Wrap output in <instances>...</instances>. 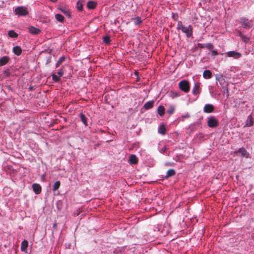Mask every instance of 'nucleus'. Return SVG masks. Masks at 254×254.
Listing matches in <instances>:
<instances>
[{
  "label": "nucleus",
  "instance_id": "1",
  "mask_svg": "<svg viewBox=\"0 0 254 254\" xmlns=\"http://www.w3.org/2000/svg\"><path fill=\"white\" fill-rule=\"evenodd\" d=\"M177 29L178 30H181L188 38H190L192 35L193 29L192 26L190 25L188 26H185L183 25L181 21L178 22Z\"/></svg>",
  "mask_w": 254,
  "mask_h": 254
},
{
  "label": "nucleus",
  "instance_id": "2",
  "mask_svg": "<svg viewBox=\"0 0 254 254\" xmlns=\"http://www.w3.org/2000/svg\"><path fill=\"white\" fill-rule=\"evenodd\" d=\"M238 22L243 28L246 29H249L251 28L253 26L252 20H249L248 18L245 17H241L238 20Z\"/></svg>",
  "mask_w": 254,
  "mask_h": 254
},
{
  "label": "nucleus",
  "instance_id": "3",
  "mask_svg": "<svg viewBox=\"0 0 254 254\" xmlns=\"http://www.w3.org/2000/svg\"><path fill=\"white\" fill-rule=\"evenodd\" d=\"M179 88L185 93H188L190 90V83L188 80H183L179 83Z\"/></svg>",
  "mask_w": 254,
  "mask_h": 254
},
{
  "label": "nucleus",
  "instance_id": "4",
  "mask_svg": "<svg viewBox=\"0 0 254 254\" xmlns=\"http://www.w3.org/2000/svg\"><path fill=\"white\" fill-rule=\"evenodd\" d=\"M14 13L18 16H26L28 14L27 8L24 6H18L15 9Z\"/></svg>",
  "mask_w": 254,
  "mask_h": 254
},
{
  "label": "nucleus",
  "instance_id": "5",
  "mask_svg": "<svg viewBox=\"0 0 254 254\" xmlns=\"http://www.w3.org/2000/svg\"><path fill=\"white\" fill-rule=\"evenodd\" d=\"M218 120L215 117L210 116L208 118L207 126L209 127H215L218 126Z\"/></svg>",
  "mask_w": 254,
  "mask_h": 254
},
{
  "label": "nucleus",
  "instance_id": "6",
  "mask_svg": "<svg viewBox=\"0 0 254 254\" xmlns=\"http://www.w3.org/2000/svg\"><path fill=\"white\" fill-rule=\"evenodd\" d=\"M64 71L62 69H60L57 73H54L52 75L53 80L55 82H59L60 80L61 77L63 76Z\"/></svg>",
  "mask_w": 254,
  "mask_h": 254
},
{
  "label": "nucleus",
  "instance_id": "7",
  "mask_svg": "<svg viewBox=\"0 0 254 254\" xmlns=\"http://www.w3.org/2000/svg\"><path fill=\"white\" fill-rule=\"evenodd\" d=\"M214 107L213 105L207 104H206L203 108V112L206 113H210L214 112Z\"/></svg>",
  "mask_w": 254,
  "mask_h": 254
},
{
  "label": "nucleus",
  "instance_id": "8",
  "mask_svg": "<svg viewBox=\"0 0 254 254\" xmlns=\"http://www.w3.org/2000/svg\"><path fill=\"white\" fill-rule=\"evenodd\" d=\"M200 92V87L199 83H195L193 87L192 93L193 95H198Z\"/></svg>",
  "mask_w": 254,
  "mask_h": 254
},
{
  "label": "nucleus",
  "instance_id": "9",
  "mask_svg": "<svg viewBox=\"0 0 254 254\" xmlns=\"http://www.w3.org/2000/svg\"><path fill=\"white\" fill-rule=\"evenodd\" d=\"M227 55L229 57H234L235 59H238L241 56V54L235 51H230L227 52Z\"/></svg>",
  "mask_w": 254,
  "mask_h": 254
},
{
  "label": "nucleus",
  "instance_id": "10",
  "mask_svg": "<svg viewBox=\"0 0 254 254\" xmlns=\"http://www.w3.org/2000/svg\"><path fill=\"white\" fill-rule=\"evenodd\" d=\"M235 152L240 153L242 156L246 157V158L249 157V153L244 147L239 148L237 151H235Z\"/></svg>",
  "mask_w": 254,
  "mask_h": 254
},
{
  "label": "nucleus",
  "instance_id": "11",
  "mask_svg": "<svg viewBox=\"0 0 254 254\" xmlns=\"http://www.w3.org/2000/svg\"><path fill=\"white\" fill-rule=\"evenodd\" d=\"M32 188L34 192L37 194H39L41 191V187L38 184H33Z\"/></svg>",
  "mask_w": 254,
  "mask_h": 254
},
{
  "label": "nucleus",
  "instance_id": "12",
  "mask_svg": "<svg viewBox=\"0 0 254 254\" xmlns=\"http://www.w3.org/2000/svg\"><path fill=\"white\" fill-rule=\"evenodd\" d=\"M9 58L7 56H3L0 59V66L5 65L9 61Z\"/></svg>",
  "mask_w": 254,
  "mask_h": 254
},
{
  "label": "nucleus",
  "instance_id": "13",
  "mask_svg": "<svg viewBox=\"0 0 254 254\" xmlns=\"http://www.w3.org/2000/svg\"><path fill=\"white\" fill-rule=\"evenodd\" d=\"M138 162V159L134 154H131L129 158V162L130 164H136Z\"/></svg>",
  "mask_w": 254,
  "mask_h": 254
},
{
  "label": "nucleus",
  "instance_id": "14",
  "mask_svg": "<svg viewBox=\"0 0 254 254\" xmlns=\"http://www.w3.org/2000/svg\"><path fill=\"white\" fill-rule=\"evenodd\" d=\"M154 103L153 101H148L144 105L143 108L145 110L151 109L153 107Z\"/></svg>",
  "mask_w": 254,
  "mask_h": 254
},
{
  "label": "nucleus",
  "instance_id": "15",
  "mask_svg": "<svg viewBox=\"0 0 254 254\" xmlns=\"http://www.w3.org/2000/svg\"><path fill=\"white\" fill-rule=\"evenodd\" d=\"M13 52L17 56H19L22 53V49L19 46H15L13 48Z\"/></svg>",
  "mask_w": 254,
  "mask_h": 254
},
{
  "label": "nucleus",
  "instance_id": "16",
  "mask_svg": "<svg viewBox=\"0 0 254 254\" xmlns=\"http://www.w3.org/2000/svg\"><path fill=\"white\" fill-rule=\"evenodd\" d=\"M203 77L205 79H209L212 77V73L209 70H205L203 73Z\"/></svg>",
  "mask_w": 254,
  "mask_h": 254
},
{
  "label": "nucleus",
  "instance_id": "17",
  "mask_svg": "<svg viewBox=\"0 0 254 254\" xmlns=\"http://www.w3.org/2000/svg\"><path fill=\"white\" fill-rule=\"evenodd\" d=\"M28 243L26 240H23L21 244V250L22 252H26L28 247Z\"/></svg>",
  "mask_w": 254,
  "mask_h": 254
},
{
  "label": "nucleus",
  "instance_id": "18",
  "mask_svg": "<svg viewBox=\"0 0 254 254\" xmlns=\"http://www.w3.org/2000/svg\"><path fill=\"white\" fill-rule=\"evenodd\" d=\"M253 124H254V121L253 120V118L250 115L248 117V118L247 120L245 126L248 127H250L252 126L253 125Z\"/></svg>",
  "mask_w": 254,
  "mask_h": 254
},
{
  "label": "nucleus",
  "instance_id": "19",
  "mask_svg": "<svg viewBox=\"0 0 254 254\" xmlns=\"http://www.w3.org/2000/svg\"><path fill=\"white\" fill-rule=\"evenodd\" d=\"M87 7L89 9H94L97 6V3L93 1H89L87 4Z\"/></svg>",
  "mask_w": 254,
  "mask_h": 254
},
{
  "label": "nucleus",
  "instance_id": "20",
  "mask_svg": "<svg viewBox=\"0 0 254 254\" xmlns=\"http://www.w3.org/2000/svg\"><path fill=\"white\" fill-rule=\"evenodd\" d=\"M158 131L159 133L164 135L166 133V129L165 125H162L159 126Z\"/></svg>",
  "mask_w": 254,
  "mask_h": 254
},
{
  "label": "nucleus",
  "instance_id": "21",
  "mask_svg": "<svg viewBox=\"0 0 254 254\" xmlns=\"http://www.w3.org/2000/svg\"><path fill=\"white\" fill-rule=\"evenodd\" d=\"M29 31L31 34H37L40 32V30L39 29L34 27H31L29 29Z\"/></svg>",
  "mask_w": 254,
  "mask_h": 254
},
{
  "label": "nucleus",
  "instance_id": "22",
  "mask_svg": "<svg viewBox=\"0 0 254 254\" xmlns=\"http://www.w3.org/2000/svg\"><path fill=\"white\" fill-rule=\"evenodd\" d=\"M8 35L11 37L13 38H16L18 37V35L16 33L14 30H11L8 32Z\"/></svg>",
  "mask_w": 254,
  "mask_h": 254
},
{
  "label": "nucleus",
  "instance_id": "23",
  "mask_svg": "<svg viewBox=\"0 0 254 254\" xmlns=\"http://www.w3.org/2000/svg\"><path fill=\"white\" fill-rule=\"evenodd\" d=\"M157 113L160 116H162L165 113L164 107L163 106H159L157 109Z\"/></svg>",
  "mask_w": 254,
  "mask_h": 254
},
{
  "label": "nucleus",
  "instance_id": "24",
  "mask_svg": "<svg viewBox=\"0 0 254 254\" xmlns=\"http://www.w3.org/2000/svg\"><path fill=\"white\" fill-rule=\"evenodd\" d=\"M175 174V171L174 169H170L166 173V175L165 176V178H168L171 176H174Z\"/></svg>",
  "mask_w": 254,
  "mask_h": 254
},
{
  "label": "nucleus",
  "instance_id": "25",
  "mask_svg": "<svg viewBox=\"0 0 254 254\" xmlns=\"http://www.w3.org/2000/svg\"><path fill=\"white\" fill-rule=\"evenodd\" d=\"M80 118L82 122L85 125H87V118L82 113L80 114Z\"/></svg>",
  "mask_w": 254,
  "mask_h": 254
},
{
  "label": "nucleus",
  "instance_id": "26",
  "mask_svg": "<svg viewBox=\"0 0 254 254\" xmlns=\"http://www.w3.org/2000/svg\"><path fill=\"white\" fill-rule=\"evenodd\" d=\"M55 18L57 21L61 22H63L64 20V17L60 14H56L55 15Z\"/></svg>",
  "mask_w": 254,
  "mask_h": 254
},
{
  "label": "nucleus",
  "instance_id": "27",
  "mask_svg": "<svg viewBox=\"0 0 254 254\" xmlns=\"http://www.w3.org/2000/svg\"><path fill=\"white\" fill-rule=\"evenodd\" d=\"M132 20L134 21V23L135 25L139 24L142 22L141 18L139 16H137V17H135L134 18H133Z\"/></svg>",
  "mask_w": 254,
  "mask_h": 254
},
{
  "label": "nucleus",
  "instance_id": "28",
  "mask_svg": "<svg viewBox=\"0 0 254 254\" xmlns=\"http://www.w3.org/2000/svg\"><path fill=\"white\" fill-rule=\"evenodd\" d=\"M60 185H61V183H60V181H56L55 183V184L53 186V191H56V190H58L59 189V188H60Z\"/></svg>",
  "mask_w": 254,
  "mask_h": 254
},
{
  "label": "nucleus",
  "instance_id": "29",
  "mask_svg": "<svg viewBox=\"0 0 254 254\" xmlns=\"http://www.w3.org/2000/svg\"><path fill=\"white\" fill-rule=\"evenodd\" d=\"M65 61L64 57H61L58 61L56 66V67H59L64 61Z\"/></svg>",
  "mask_w": 254,
  "mask_h": 254
},
{
  "label": "nucleus",
  "instance_id": "30",
  "mask_svg": "<svg viewBox=\"0 0 254 254\" xmlns=\"http://www.w3.org/2000/svg\"><path fill=\"white\" fill-rule=\"evenodd\" d=\"M111 41L110 38L108 36H106L103 38V42L107 45H110Z\"/></svg>",
  "mask_w": 254,
  "mask_h": 254
},
{
  "label": "nucleus",
  "instance_id": "31",
  "mask_svg": "<svg viewBox=\"0 0 254 254\" xmlns=\"http://www.w3.org/2000/svg\"><path fill=\"white\" fill-rule=\"evenodd\" d=\"M175 111V108L173 106H171L169 107V109L167 111V113L169 115H172L174 113Z\"/></svg>",
  "mask_w": 254,
  "mask_h": 254
},
{
  "label": "nucleus",
  "instance_id": "32",
  "mask_svg": "<svg viewBox=\"0 0 254 254\" xmlns=\"http://www.w3.org/2000/svg\"><path fill=\"white\" fill-rule=\"evenodd\" d=\"M170 96L172 98H174L175 97H177L180 96V94H179V92H177L171 91L170 92Z\"/></svg>",
  "mask_w": 254,
  "mask_h": 254
},
{
  "label": "nucleus",
  "instance_id": "33",
  "mask_svg": "<svg viewBox=\"0 0 254 254\" xmlns=\"http://www.w3.org/2000/svg\"><path fill=\"white\" fill-rule=\"evenodd\" d=\"M62 12L68 17H70V14L68 10L65 9H60Z\"/></svg>",
  "mask_w": 254,
  "mask_h": 254
},
{
  "label": "nucleus",
  "instance_id": "34",
  "mask_svg": "<svg viewBox=\"0 0 254 254\" xmlns=\"http://www.w3.org/2000/svg\"><path fill=\"white\" fill-rule=\"evenodd\" d=\"M222 88L224 89V91H223L224 94H226L227 97L228 98V96H229V90L227 87V84H226V87L224 85L222 86Z\"/></svg>",
  "mask_w": 254,
  "mask_h": 254
},
{
  "label": "nucleus",
  "instance_id": "35",
  "mask_svg": "<svg viewBox=\"0 0 254 254\" xmlns=\"http://www.w3.org/2000/svg\"><path fill=\"white\" fill-rule=\"evenodd\" d=\"M205 47L208 50H211L213 48L214 46L211 43H207L205 44Z\"/></svg>",
  "mask_w": 254,
  "mask_h": 254
},
{
  "label": "nucleus",
  "instance_id": "36",
  "mask_svg": "<svg viewBox=\"0 0 254 254\" xmlns=\"http://www.w3.org/2000/svg\"><path fill=\"white\" fill-rule=\"evenodd\" d=\"M77 7L79 11H82L83 9V5L79 1L77 3Z\"/></svg>",
  "mask_w": 254,
  "mask_h": 254
},
{
  "label": "nucleus",
  "instance_id": "37",
  "mask_svg": "<svg viewBox=\"0 0 254 254\" xmlns=\"http://www.w3.org/2000/svg\"><path fill=\"white\" fill-rule=\"evenodd\" d=\"M241 38L245 43H248L249 41V38L245 35H244Z\"/></svg>",
  "mask_w": 254,
  "mask_h": 254
},
{
  "label": "nucleus",
  "instance_id": "38",
  "mask_svg": "<svg viewBox=\"0 0 254 254\" xmlns=\"http://www.w3.org/2000/svg\"><path fill=\"white\" fill-rule=\"evenodd\" d=\"M3 73L5 75L6 77H8L10 75V71L8 69L4 70L3 71Z\"/></svg>",
  "mask_w": 254,
  "mask_h": 254
},
{
  "label": "nucleus",
  "instance_id": "39",
  "mask_svg": "<svg viewBox=\"0 0 254 254\" xmlns=\"http://www.w3.org/2000/svg\"><path fill=\"white\" fill-rule=\"evenodd\" d=\"M178 15L177 14H175V13L172 14V18L174 20L177 21L178 19Z\"/></svg>",
  "mask_w": 254,
  "mask_h": 254
},
{
  "label": "nucleus",
  "instance_id": "40",
  "mask_svg": "<svg viewBox=\"0 0 254 254\" xmlns=\"http://www.w3.org/2000/svg\"><path fill=\"white\" fill-rule=\"evenodd\" d=\"M182 118L183 119H186V118H188L190 117V114L189 113H187V114H186L185 115H184L182 116Z\"/></svg>",
  "mask_w": 254,
  "mask_h": 254
},
{
  "label": "nucleus",
  "instance_id": "41",
  "mask_svg": "<svg viewBox=\"0 0 254 254\" xmlns=\"http://www.w3.org/2000/svg\"><path fill=\"white\" fill-rule=\"evenodd\" d=\"M212 55L214 56H217L218 53L217 50H214L212 51Z\"/></svg>",
  "mask_w": 254,
  "mask_h": 254
},
{
  "label": "nucleus",
  "instance_id": "42",
  "mask_svg": "<svg viewBox=\"0 0 254 254\" xmlns=\"http://www.w3.org/2000/svg\"><path fill=\"white\" fill-rule=\"evenodd\" d=\"M198 47L200 48H203L205 47V44H201V43H198Z\"/></svg>",
  "mask_w": 254,
  "mask_h": 254
},
{
  "label": "nucleus",
  "instance_id": "43",
  "mask_svg": "<svg viewBox=\"0 0 254 254\" xmlns=\"http://www.w3.org/2000/svg\"><path fill=\"white\" fill-rule=\"evenodd\" d=\"M239 36L242 38V37L244 35V34H242V33L241 31H239Z\"/></svg>",
  "mask_w": 254,
  "mask_h": 254
},
{
  "label": "nucleus",
  "instance_id": "44",
  "mask_svg": "<svg viewBox=\"0 0 254 254\" xmlns=\"http://www.w3.org/2000/svg\"><path fill=\"white\" fill-rule=\"evenodd\" d=\"M223 82H224L225 81H224V79H222L221 80H219V83L221 85H222L223 84Z\"/></svg>",
  "mask_w": 254,
  "mask_h": 254
}]
</instances>
